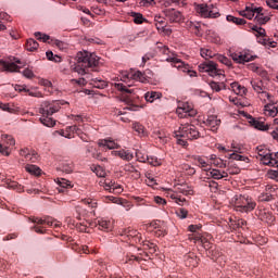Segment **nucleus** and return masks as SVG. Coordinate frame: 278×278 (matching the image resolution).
<instances>
[{"label":"nucleus","mask_w":278,"mask_h":278,"mask_svg":"<svg viewBox=\"0 0 278 278\" xmlns=\"http://www.w3.org/2000/svg\"><path fill=\"white\" fill-rule=\"evenodd\" d=\"M195 242H199L200 244H202V247L204 249H212V247L210 245V243L207 242V238H205L204 236L201 237H195Z\"/></svg>","instance_id":"46"},{"label":"nucleus","mask_w":278,"mask_h":278,"mask_svg":"<svg viewBox=\"0 0 278 278\" xmlns=\"http://www.w3.org/2000/svg\"><path fill=\"white\" fill-rule=\"evenodd\" d=\"M131 79L134 81H140L141 84H147L148 81V79L144 77V74H142L140 71L130 70L129 72H121V81L126 84L128 88H131L132 86Z\"/></svg>","instance_id":"4"},{"label":"nucleus","mask_w":278,"mask_h":278,"mask_svg":"<svg viewBox=\"0 0 278 278\" xmlns=\"http://www.w3.org/2000/svg\"><path fill=\"white\" fill-rule=\"evenodd\" d=\"M111 155H114L115 157H119L121 160H124L125 162H131L134 160V152L129 150H113L111 152Z\"/></svg>","instance_id":"14"},{"label":"nucleus","mask_w":278,"mask_h":278,"mask_svg":"<svg viewBox=\"0 0 278 278\" xmlns=\"http://www.w3.org/2000/svg\"><path fill=\"white\" fill-rule=\"evenodd\" d=\"M60 102L43 101L39 109L41 116H53L56 112H60Z\"/></svg>","instance_id":"10"},{"label":"nucleus","mask_w":278,"mask_h":278,"mask_svg":"<svg viewBox=\"0 0 278 278\" xmlns=\"http://www.w3.org/2000/svg\"><path fill=\"white\" fill-rule=\"evenodd\" d=\"M144 99L147 103H154V101H157V99H162V92L148 91L144 93Z\"/></svg>","instance_id":"26"},{"label":"nucleus","mask_w":278,"mask_h":278,"mask_svg":"<svg viewBox=\"0 0 278 278\" xmlns=\"http://www.w3.org/2000/svg\"><path fill=\"white\" fill-rule=\"evenodd\" d=\"M264 114H265V116H270L271 118H275V116H277L278 105L277 106L275 105V101L274 102H267V104H265Z\"/></svg>","instance_id":"19"},{"label":"nucleus","mask_w":278,"mask_h":278,"mask_svg":"<svg viewBox=\"0 0 278 278\" xmlns=\"http://www.w3.org/2000/svg\"><path fill=\"white\" fill-rule=\"evenodd\" d=\"M200 54H201V58H203L204 60H212V58H214L216 55V53H214L208 48H202L200 50Z\"/></svg>","instance_id":"39"},{"label":"nucleus","mask_w":278,"mask_h":278,"mask_svg":"<svg viewBox=\"0 0 278 278\" xmlns=\"http://www.w3.org/2000/svg\"><path fill=\"white\" fill-rule=\"evenodd\" d=\"M226 21H228V23H235V25H245L247 21H244L243 18L240 17H236L233 15H227Z\"/></svg>","instance_id":"41"},{"label":"nucleus","mask_w":278,"mask_h":278,"mask_svg":"<svg viewBox=\"0 0 278 278\" xmlns=\"http://www.w3.org/2000/svg\"><path fill=\"white\" fill-rule=\"evenodd\" d=\"M154 136L159 138L161 142H168V135L163 130H155Z\"/></svg>","instance_id":"43"},{"label":"nucleus","mask_w":278,"mask_h":278,"mask_svg":"<svg viewBox=\"0 0 278 278\" xmlns=\"http://www.w3.org/2000/svg\"><path fill=\"white\" fill-rule=\"evenodd\" d=\"M165 16L170 21V23H181L184 21V15L181 12L170 9L165 11Z\"/></svg>","instance_id":"16"},{"label":"nucleus","mask_w":278,"mask_h":278,"mask_svg":"<svg viewBox=\"0 0 278 278\" xmlns=\"http://www.w3.org/2000/svg\"><path fill=\"white\" fill-rule=\"evenodd\" d=\"M210 87L212 88V90H215V92H220V90H225V85L224 83H211Z\"/></svg>","instance_id":"51"},{"label":"nucleus","mask_w":278,"mask_h":278,"mask_svg":"<svg viewBox=\"0 0 278 278\" xmlns=\"http://www.w3.org/2000/svg\"><path fill=\"white\" fill-rule=\"evenodd\" d=\"M216 60H218L222 64H225V66H231V61L223 54H218Z\"/></svg>","instance_id":"52"},{"label":"nucleus","mask_w":278,"mask_h":278,"mask_svg":"<svg viewBox=\"0 0 278 278\" xmlns=\"http://www.w3.org/2000/svg\"><path fill=\"white\" fill-rule=\"evenodd\" d=\"M185 265L189 268H197V266H199V258H197L194 253H190L185 256Z\"/></svg>","instance_id":"24"},{"label":"nucleus","mask_w":278,"mask_h":278,"mask_svg":"<svg viewBox=\"0 0 278 278\" xmlns=\"http://www.w3.org/2000/svg\"><path fill=\"white\" fill-rule=\"evenodd\" d=\"M249 195L236 194L231 199V204L233 205L235 210L238 212L240 206L244 203Z\"/></svg>","instance_id":"25"},{"label":"nucleus","mask_w":278,"mask_h":278,"mask_svg":"<svg viewBox=\"0 0 278 278\" xmlns=\"http://www.w3.org/2000/svg\"><path fill=\"white\" fill-rule=\"evenodd\" d=\"M25 170L29 173V175H35V177H38L41 175L42 169L38 167L37 165L27 164L25 166Z\"/></svg>","instance_id":"33"},{"label":"nucleus","mask_w":278,"mask_h":278,"mask_svg":"<svg viewBox=\"0 0 278 278\" xmlns=\"http://www.w3.org/2000/svg\"><path fill=\"white\" fill-rule=\"evenodd\" d=\"M124 170L126 173H130L134 179H138V177H140V172H138V169H136V167H134L131 164L125 165Z\"/></svg>","instance_id":"40"},{"label":"nucleus","mask_w":278,"mask_h":278,"mask_svg":"<svg viewBox=\"0 0 278 278\" xmlns=\"http://www.w3.org/2000/svg\"><path fill=\"white\" fill-rule=\"evenodd\" d=\"M195 162L199 164V166H201V168H207V162L205 161V159L198 156L195 159Z\"/></svg>","instance_id":"63"},{"label":"nucleus","mask_w":278,"mask_h":278,"mask_svg":"<svg viewBox=\"0 0 278 278\" xmlns=\"http://www.w3.org/2000/svg\"><path fill=\"white\" fill-rule=\"evenodd\" d=\"M257 10L258 11H256V15L254 16L255 23H258V25H264L265 23H268V16L262 13V8H257Z\"/></svg>","instance_id":"30"},{"label":"nucleus","mask_w":278,"mask_h":278,"mask_svg":"<svg viewBox=\"0 0 278 278\" xmlns=\"http://www.w3.org/2000/svg\"><path fill=\"white\" fill-rule=\"evenodd\" d=\"M132 129L134 131H136V134H138V136H140L141 138H144V136H147V130L144 129V126H142V124L140 123H134L132 124Z\"/></svg>","instance_id":"36"},{"label":"nucleus","mask_w":278,"mask_h":278,"mask_svg":"<svg viewBox=\"0 0 278 278\" xmlns=\"http://www.w3.org/2000/svg\"><path fill=\"white\" fill-rule=\"evenodd\" d=\"M208 175L213 179H224V177H228L227 172L220 169H210Z\"/></svg>","instance_id":"29"},{"label":"nucleus","mask_w":278,"mask_h":278,"mask_svg":"<svg viewBox=\"0 0 278 278\" xmlns=\"http://www.w3.org/2000/svg\"><path fill=\"white\" fill-rule=\"evenodd\" d=\"M1 140L3 143H0V153L1 155H5L8 157L12 153V149H10V147H14L16 141L10 135H2Z\"/></svg>","instance_id":"11"},{"label":"nucleus","mask_w":278,"mask_h":278,"mask_svg":"<svg viewBox=\"0 0 278 278\" xmlns=\"http://www.w3.org/2000/svg\"><path fill=\"white\" fill-rule=\"evenodd\" d=\"M166 62H170L175 68L178 71H181L182 73H187L189 77H197V72L190 68V65L185 64L184 61H181L179 58H177V54L172 53L168 58L165 59Z\"/></svg>","instance_id":"6"},{"label":"nucleus","mask_w":278,"mask_h":278,"mask_svg":"<svg viewBox=\"0 0 278 278\" xmlns=\"http://www.w3.org/2000/svg\"><path fill=\"white\" fill-rule=\"evenodd\" d=\"M174 136L178 138V144L186 147L188 144V141L186 140H197V138L200 136V132L197 129V126L191 124H184L174 130Z\"/></svg>","instance_id":"3"},{"label":"nucleus","mask_w":278,"mask_h":278,"mask_svg":"<svg viewBox=\"0 0 278 278\" xmlns=\"http://www.w3.org/2000/svg\"><path fill=\"white\" fill-rule=\"evenodd\" d=\"M230 87L232 92H235V94H238L239 97H244V94H247V87L241 86L238 83H232Z\"/></svg>","instance_id":"28"},{"label":"nucleus","mask_w":278,"mask_h":278,"mask_svg":"<svg viewBox=\"0 0 278 278\" xmlns=\"http://www.w3.org/2000/svg\"><path fill=\"white\" fill-rule=\"evenodd\" d=\"M165 197L168 199H172L177 205H186L187 200L184 197H190L194 194V190H192V187L188 186V184H177L174 186V189H164ZM180 194H184L181 197Z\"/></svg>","instance_id":"2"},{"label":"nucleus","mask_w":278,"mask_h":278,"mask_svg":"<svg viewBox=\"0 0 278 278\" xmlns=\"http://www.w3.org/2000/svg\"><path fill=\"white\" fill-rule=\"evenodd\" d=\"M98 144L99 147H106V149H110V150L118 149V147H121L118 143H116V141L111 139H101L98 142Z\"/></svg>","instance_id":"27"},{"label":"nucleus","mask_w":278,"mask_h":278,"mask_svg":"<svg viewBox=\"0 0 278 278\" xmlns=\"http://www.w3.org/2000/svg\"><path fill=\"white\" fill-rule=\"evenodd\" d=\"M230 160H236L237 162H245L249 164V157L236 153L230 154Z\"/></svg>","instance_id":"50"},{"label":"nucleus","mask_w":278,"mask_h":278,"mask_svg":"<svg viewBox=\"0 0 278 278\" xmlns=\"http://www.w3.org/2000/svg\"><path fill=\"white\" fill-rule=\"evenodd\" d=\"M260 42L267 49H275L277 47V41H270L269 39H261Z\"/></svg>","instance_id":"47"},{"label":"nucleus","mask_w":278,"mask_h":278,"mask_svg":"<svg viewBox=\"0 0 278 278\" xmlns=\"http://www.w3.org/2000/svg\"><path fill=\"white\" fill-rule=\"evenodd\" d=\"M252 30L256 31L258 36H266V30L260 26H252Z\"/></svg>","instance_id":"62"},{"label":"nucleus","mask_w":278,"mask_h":278,"mask_svg":"<svg viewBox=\"0 0 278 278\" xmlns=\"http://www.w3.org/2000/svg\"><path fill=\"white\" fill-rule=\"evenodd\" d=\"M113 86H115L117 90H121L122 92H127L128 94H131V92H134L132 89L127 88V86L123 85V83H114Z\"/></svg>","instance_id":"45"},{"label":"nucleus","mask_w":278,"mask_h":278,"mask_svg":"<svg viewBox=\"0 0 278 278\" xmlns=\"http://www.w3.org/2000/svg\"><path fill=\"white\" fill-rule=\"evenodd\" d=\"M39 121L46 127H55V121L51 117V115H41Z\"/></svg>","instance_id":"34"},{"label":"nucleus","mask_w":278,"mask_h":278,"mask_svg":"<svg viewBox=\"0 0 278 278\" xmlns=\"http://www.w3.org/2000/svg\"><path fill=\"white\" fill-rule=\"evenodd\" d=\"M20 154L26 162H36L38 160V154L34 150L23 149Z\"/></svg>","instance_id":"20"},{"label":"nucleus","mask_w":278,"mask_h":278,"mask_svg":"<svg viewBox=\"0 0 278 278\" xmlns=\"http://www.w3.org/2000/svg\"><path fill=\"white\" fill-rule=\"evenodd\" d=\"M39 45L34 39H28L26 42V50L27 51H36L38 49Z\"/></svg>","instance_id":"44"},{"label":"nucleus","mask_w":278,"mask_h":278,"mask_svg":"<svg viewBox=\"0 0 278 278\" xmlns=\"http://www.w3.org/2000/svg\"><path fill=\"white\" fill-rule=\"evenodd\" d=\"M258 98L261 99V101H263V103H274L275 99L273 98V96H270V93L266 92V91H261L258 92Z\"/></svg>","instance_id":"37"},{"label":"nucleus","mask_w":278,"mask_h":278,"mask_svg":"<svg viewBox=\"0 0 278 278\" xmlns=\"http://www.w3.org/2000/svg\"><path fill=\"white\" fill-rule=\"evenodd\" d=\"M142 250L143 251H149V253H155L156 248H155V244H153L149 241H146V242H143Z\"/></svg>","instance_id":"49"},{"label":"nucleus","mask_w":278,"mask_h":278,"mask_svg":"<svg viewBox=\"0 0 278 278\" xmlns=\"http://www.w3.org/2000/svg\"><path fill=\"white\" fill-rule=\"evenodd\" d=\"M35 37L37 38V40H41L42 42H47L50 38L49 35L42 34L40 31L35 33Z\"/></svg>","instance_id":"54"},{"label":"nucleus","mask_w":278,"mask_h":278,"mask_svg":"<svg viewBox=\"0 0 278 278\" xmlns=\"http://www.w3.org/2000/svg\"><path fill=\"white\" fill-rule=\"evenodd\" d=\"M257 153H258L260 160H262V157H265L266 155H268L270 153V150H266L262 147H258L257 148Z\"/></svg>","instance_id":"57"},{"label":"nucleus","mask_w":278,"mask_h":278,"mask_svg":"<svg viewBox=\"0 0 278 278\" xmlns=\"http://www.w3.org/2000/svg\"><path fill=\"white\" fill-rule=\"evenodd\" d=\"M258 10L257 8L253 7H245L244 10L240 11V16H244V18H249L251 21L252 18H255V15L257 14Z\"/></svg>","instance_id":"21"},{"label":"nucleus","mask_w":278,"mask_h":278,"mask_svg":"<svg viewBox=\"0 0 278 278\" xmlns=\"http://www.w3.org/2000/svg\"><path fill=\"white\" fill-rule=\"evenodd\" d=\"M204 125L210 127L211 131H217L218 127H220V119L216 115H211L204 121Z\"/></svg>","instance_id":"17"},{"label":"nucleus","mask_w":278,"mask_h":278,"mask_svg":"<svg viewBox=\"0 0 278 278\" xmlns=\"http://www.w3.org/2000/svg\"><path fill=\"white\" fill-rule=\"evenodd\" d=\"M251 86L255 92L260 94L264 90V86L262 85V80L253 79L251 80Z\"/></svg>","instance_id":"42"},{"label":"nucleus","mask_w":278,"mask_h":278,"mask_svg":"<svg viewBox=\"0 0 278 278\" xmlns=\"http://www.w3.org/2000/svg\"><path fill=\"white\" fill-rule=\"evenodd\" d=\"M93 84L96 86V88H106L108 87V83L103 81V80H99V79H93Z\"/></svg>","instance_id":"60"},{"label":"nucleus","mask_w":278,"mask_h":278,"mask_svg":"<svg viewBox=\"0 0 278 278\" xmlns=\"http://www.w3.org/2000/svg\"><path fill=\"white\" fill-rule=\"evenodd\" d=\"M98 227L101 231H110L112 229V222L101 218L98 220Z\"/></svg>","instance_id":"32"},{"label":"nucleus","mask_w":278,"mask_h":278,"mask_svg":"<svg viewBox=\"0 0 278 278\" xmlns=\"http://www.w3.org/2000/svg\"><path fill=\"white\" fill-rule=\"evenodd\" d=\"M22 75L24 77H26V79H33V77H35L34 75V71H31L30 68H26L22 72Z\"/></svg>","instance_id":"59"},{"label":"nucleus","mask_w":278,"mask_h":278,"mask_svg":"<svg viewBox=\"0 0 278 278\" xmlns=\"http://www.w3.org/2000/svg\"><path fill=\"white\" fill-rule=\"evenodd\" d=\"M194 10L197 14H199V16H201L202 18H218V16H220L218 9L212 4L207 5L205 3H195Z\"/></svg>","instance_id":"5"},{"label":"nucleus","mask_w":278,"mask_h":278,"mask_svg":"<svg viewBox=\"0 0 278 278\" xmlns=\"http://www.w3.org/2000/svg\"><path fill=\"white\" fill-rule=\"evenodd\" d=\"M0 66H2L3 71H7V73H18V71H21V66L16 65V63L7 61H0Z\"/></svg>","instance_id":"22"},{"label":"nucleus","mask_w":278,"mask_h":278,"mask_svg":"<svg viewBox=\"0 0 278 278\" xmlns=\"http://www.w3.org/2000/svg\"><path fill=\"white\" fill-rule=\"evenodd\" d=\"M154 23H155L157 31H160V29H164V27H166V20L164 17H162L161 15L154 16Z\"/></svg>","instance_id":"38"},{"label":"nucleus","mask_w":278,"mask_h":278,"mask_svg":"<svg viewBox=\"0 0 278 278\" xmlns=\"http://www.w3.org/2000/svg\"><path fill=\"white\" fill-rule=\"evenodd\" d=\"M260 160L265 166H277V160L273 157V154L270 152L269 154L261 157Z\"/></svg>","instance_id":"31"},{"label":"nucleus","mask_w":278,"mask_h":278,"mask_svg":"<svg viewBox=\"0 0 278 278\" xmlns=\"http://www.w3.org/2000/svg\"><path fill=\"white\" fill-rule=\"evenodd\" d=\"M267 5L274 10H278V0H267Z\"/></svg>","instance_id":"64"},{"label":"nucleus","mask_w":278,"mask_h":278,"mask_svg":"<svg viewBox=\"0 0 278 278\" xmlns=\"http://www.w3.org/2000/svg\"><path fill=\"white\" fill-rule=\"evenodd\" d=\"M258 218L263 220V223H267V225H273L275 222V215L266 208H262L258 211Z\"/></svg>","instance_id":"18"},{"label":"nucleus","mask_w":278,"mask_h":278,"mask_svg":"<svg viewBox=\"0 0 278 278\" xmlns=\"http://www.w3.org/2000/svg\"><path fill=\"white\" fill-rule=\"evenodd\" d=\"M231 58L233 62H237V64H245V62H253L257 55H253L249 51H242L239 53H232Z\"/></svg>","instance_id":"12"},{"label":"nucleus","mask_w":278,"mask_h":278,"mask_svg":"<svg viewBox=\"0 0 278 278\" xmlns=\"http://www.w3.org/2000/svg\"><path fill=\"white\" fill-rule=\"evenodd\" d=\"M99 60L100 59L97 56V54L84 50L76 54L77 64L72 65L71 68L74 71V73L84 75L86 73V68L99 66Z\"/></svg>","instance_id":"1"},{"label":"nucleus","mask_w":278,"mask_h":278,"mask_svg":"<svg viewBox=\"0 0 278 278\" xmlns=\"http://www.w3.org/2000/svg\"><path fill=\"white\" fill-rule=\"evenodd\" d=\"M56 184L59 186L58 191L64 192V188H73L71 185V181L64 179V178H58Z\"/></svg>","instance_id":"35"},{"label":"nucleus","mask_w":278,"mask_h":278,"mask_svg":"<svg viewBox=\"0 0 278 278\" xmlns=\"http://www.w3.org/2000/svg\"><path fill=\"white\" fill-rule=\"evenodd\" d=\"M141 8H149V5H155V0H139Z\"/></svg>","instance_id":"56"},{"label":"nucleus","mask_w":278,"mask_h":278,"mask_svg":"<svg viewBox=\"0 0 278 278\" xmlns=\"http://www.w3.org/2000/svg\"><path fill=\"white\" fill-rule=\"evenodd\" d=\"M176 216L184 220L185 218H188V210L186 208H179V211L176 212Z\"/></svg>","instance_id":"55"},{"label":"nucleus","mask_w":278,"mask_h":278,"mask_svg":"<svg viewBox=\"0 0 278 278\" xmlns=\"http://www.w3.org/2000/svg\"><path fill=\"white\" fill-rule=\"evenodd\" d=\"M199 71L201 73H207L211 77H225V72L223 70H218L216 63L213 61L200 64Z\"/></svg>","instance_id":"7"},{"label":"nucleus","mask_w":278,"mask_h":278,"mask_svg":"<svg viewBox=\"0 0 278 278\" xmlns=\"http://www.w3.org/2000/svg\"><path fill=\"white\" fill-rule=\"evenodd\" d=\"M105 199H106V201H110L111 203H115L116 205H123V200H121L116 197L109 195Z\"/></svg>","instance_id":"58"},{"label":"nucleus","mask_w":278,"mask_h":278,"mask_svg":"<svg viewBox=\"0 0 278 278\" xmlns=\"http://www.w3.org/2000/svg\"><path fill=\"white\" fill-rule=\"evenodd\" d=\"M47 225H49V227H60L62 224L53 218H47Z\"/></svg>","instance_id":"61"},{"label":"nucleus","mask_w":278,"mask_h":278,"mask_svg":"<svg viewBox=\"0 0 278 278\" xmlns=\"http://www.w3.org/2000/svg\"><path fill=\"white\" fill-rule=\"evenodd\" d=\"M255 201H253V199H251L250 197L245 198V200H243V204H241L238 208L237 212H242V213H249V212H253V210H255Z\"/></svg>","instance_id":"15"},{"label":"nucleus","mask_w":278,"mask_h":278,"mask_svg":"<svg viewBox=\"0 0 278 278\" xmlns=\"http://www.w3.org/2000/svg\"><path fill=\"white\" fill-rule=\"evenodd\" d=\"M26 92L29 94V97H36L37 99H42V92L38 91L36 88H27Z\"/></svg>","instance_id":"48"},{"label":"nucleus","mask_w":278,"mask_h":278,"mask_svg":"<svg viewBox=\"0 0 278 278\" xmlns=\"http://www.w3.org/2000/svg\"><path fill=\"white\" fill-rule=\"evenodd\" d=\"M100 186L104 188V190H108L109 192H113L114 194H121V192H123V186L110 179L100 180Z\"/></svg>","instance_id":"13"},{"label":"nucleus","mask_w":278,"mask_h":278,"mask_svg":"<svg viewBox=\"0 0 278 278\" xmlns=\"http://www.w3.org/2000/svg\"><path fill=\"white\" fill-rule=\"evenodd\" d=\"M240 114L248 119V123L251 125V127H254V129H258V131H268V129H270V125L264 121L254 118L244 111H240Z\"/></svg>","instance_id":"9"},{"label":"nucleus","mask_w":278,"mask_h":278,"mask_svg":"<svg viewBox=\"0 0 278 278\" xmlns=\"http://www.w3.org/2000/svg\"><path fill=\"white\" fill-rule=\"evenodd\" d=\"M131 16L134 18V22L137 23V25L144 23V17L142 16V14L132 12Z\"/></svg>","instance_id":"53"},{"label":"nucleus","mask_w":278,"mask_h":278,"mask_svg":"<svg viewBox=\"0 0 278 278\" xmlns=\"http://www.w3.org/2000/svg\"><path fill=\"white\" fill-rule=\"evenodd\" d=\"M138 160L140 162H148L151 166H162V160L155 156H140V153H138Z\"/></svg>","instance_id":"23"},{"label":"nucleus","mask_w":278,"mask_h":278,"mask_svg":"<svg viewBox=\"0 0 278 278\" xmlns=\"http://www.w3.org/2000/svg\"><path fill=\"white\" fill-rule=\"evenodd\" d=\"M176 114L179 118H188V116H197V110L188 102H179L176 109Z\"/></svg>","instance_id":"8"}]
</instances>
